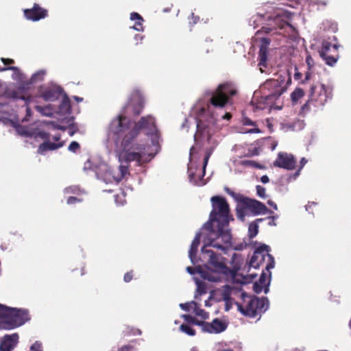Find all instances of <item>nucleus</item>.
Listing matches in <instances>:
<instances>
[{
  "label": "nucleus",
  "mask_w": 351,
  "mask_h": 351,
  "mask_svg": "<svg viewBox=\"0 0 351 351\" xmlns=\"http://www.w3.org/2000/svg\"><path fill=\"white\" fill-rule=\"evenodd\" d=\"M131 124V120L125 115H117L108 127V139L114 143V151L124 161H135L138 165H142L146 162L144 159L145 147L135 141L142 130H147L150 135L158 132L156 119L152 115H147L142 117L133 127Z\"/></svg>",
  "instance_id": "f257e3e1"
},
{
  "label": "nucleus",
  "mask_w": 351,
  "mask_h": 351,
  "mask_svg": "<svg viewBox=\"0 0 351 351\" xmlns=\"http://www.w3.org/2000/svg\"><path fill=\"white\" fill-rule=\"evenodd\" d=\"M213 209L210 213L209 221L214 226L217 223L216 230L212 232L217 235L218 239H221L223 243L230 244L232 240V236L228 226L230 219H233L230 215L229 205L223 197L213 196L211 197ZM213 229V227H212Z\"/></svg>",
  "instance_id": "f03ea898"
},
{
  "label": "nucleus",
  "mask_w": 351,
  "mask_h": 351,
  "mask_svg": "<svg viewBox=\"0 0 351 351\" xmlns=\"http://www.w3.org/2000/svg\"><path fill=\"white\" fill-rule=\"evenodd\" d=\"M291 82V78L290 76H288L286 80L285 77L282 75H280L276 79L266 80L261 86V91L263 95L257 101L254 99H252L251 104L256 110H264L267 107H272L274 101L287 90Z\"/></svg>",
  "instance_id": "7ed1b4c3"
},
{
  "label": "nucleus",
  "mask_w": 351,
  "mask_h": 351,
  "mask_svg": "<svg viewBox=\"0 0 351 351\" xmlns=\"http://www.w3.org/2000/svg\"><path fill=\"white\" fill-rule=\"evenodd\" d=\"M238 93L236 85L232 82L219 84L217 87L208 93L210 96L208 106L215 108L223 109L227 105H232V98Z\"/></svg>",
  "instance_id": "20e7f679"
},
{
  "label": "nucleus",
  "mask_w": 351,
  "mask_h": 351,
  "mask_svg": "<svg viewBox=\"0 0 351 351\" xmlns=\"http://www.w3.org/2000/svg\"><path fill=\"white\" fill-rule=\"evenodd\" d=\"M241 302H237L235 304L238 310L245 316L254 318L264 313L269 308L267 298H258L248 295L246 293L241 294Z\"/></svg>",
  "instance_id": "39448f33"
},
{
  "label": "nucleus",
  "mask_w": 351,
  "mask_h": 351,
  "mask_svg": "<svg viewBox=\"0 0 351 351\" xmlns=\"http://www.w3.org/2000/svg\"><path fill=\"white\" fill-rule=\"evenodd\" d=\"M230 244L231 243L226 244V245H230ZM225 245L226 243H223L221 239H218L217 235H216V238L210 239L209 243L205 244L202 247V252L203 254L208 256L209 268H213L223 274H228L229 269L225 263V258L221 254L215 252L212 250L208 249V247L210 246L221 251H226L227 247Z\"/></svg>",
  "instance_id": "423d86ee"
},
{
  "label": "nucleus",
  "mask_w": 351,
  "mask_h": 351,
  "mask_svg": "<svg viewBox=\"0 0 351 351\" xmlns=\"http://www.w3.org/2000/svg\"><path fill=\"white\" fill-rule=\"evenodd\" d=\"M332 97V89L323 84H312L310 87L308 99L301 107L300 113L306 114L311 110V106L317 108L322 107Z\"/></svg>",
  "instance_id": "0eeeda50"
},
{
  "label": "nucleus",
  "mask_w": 351,
  "mask_h": 351,
  "mask_svg": "<svg viewBox=\"0 0 351 351\" xmlns=\"http://www.w3.org/2000/svg\"><path fill=\"white\" fill-rule=\"evenodd\" d=\"M29 319L28 311L7 306V312L0 323V329L12 330L23 325Z\"/></svg>",
  "instance_id": "6e6552de"
},
{
  "label": "nucleus",
  "mask_w": 351,
  "mask_h": 351,
  "mask_svg": "<svg viewBox=\"0 0 351 351\" xmlns=\"http://www.w3.org/2000/svg\"><path fill=\"white\" fill-rule=\"evenodd\" d=\"M269 247L265 244H263L256 248L250 261V267L257 269L267 258V263L265 269L271 276L270 269L274 267L275 261L272 255L269 254Z\"/></svg>",
  "instance_id": "1a4fd4ad"
},
{
  "label": "nucleus",
  "mask_w": 351,
  "mask_h": 351,
  "mask_svg": "<svg viewBox=\"0 0 351 351\" xmlns=\"http://www.w3.org/2000/svg\"><path fill=\"white\" fill-rule=\"evenodd\" d=\"M240 204L241 208L237 210V215L239 217L243 218L245 215V210L251 211L253 215H258L260 214H266L267 213H272L262 202L251 199L247 197H242L240 199Z\"/></svg>",
  "instance_id": "9d476101"
},
{
  "label": "nucleus",
  "mask_w": 351,
  "mask_h": 351,
  "mask_svg": "<svg viewBox=\"0 0 351 351\" xmlns=\"http://www.w3.org/2000/svg\"><path fill=\"white\" fill-rule=\"evenodd\" d=\"M339 47L337 44L332 45L328 41H323L319 55L325 60L326 64L332 66L337 62L339 58Z\"/></svg>",
  "instance_id": "9b49d317"
},
{
  "label": "nucleus",
  "mask_w": 351,
  "mask_h": 351,
  "mask_svg": "<svg viewBox=\"0 0 351 351\" xmlns=\"http://www.w3.org/2000/svg\"><path fill=\"white\" fill-rule=\"evenodd\" d=\"M274 167L293 170L296 166V160L293 155L286 152H279L277 158L273 163Z\"/></svg>",
  "instance_id": "f8f14e48"
},
{
  "label": "nucleus",
  "mask_w": 351,
  "mask_h": 351,
  "mask_svg": "<svg viewBox=\"0 0 351 351\" xmlns=\"http://www.w3.org/2000/svg\"><path fill=\"white\" fill-rule=\"evenodd\" d=\"M3 95L7 99L24 100L27 106L31 101V96L27 95V87L25 84L19 86L16 90L7 88Z\"/></svg>",
  "instance_id": "ddd939ff"
},
{
  "label": "nucleus",
  "mask_w": 351,
  "mask_h": 351,
  "mask_svg": "<svg viewBox=\"0 0 351 351\" xmlns=\"http://www.w3.org/2000/svg\"><path fill=\"white\" fill-rule=\"evenodd\" d=\"M23 14L26 19L32 21H38L48 16V10L40 7L39 4L34 3L32 8L25 9Z\"/></svg>",
  "instance_id": "4468645a"
},
{
  "label": "nucleus",
  "mask_w": 351,
  "mask_h": 351,
  "mask_svg": "<svg viewBox=\"0 0 351 351\" xmlns=\"http://www.w3.org/2000/svg\"><path fill=\"white\" fill-rule=\"evenodd\" d=\"M261 46L258 52V65L261 66L260 70L261 72H263L262 69V66H267V56L269 53V46L270 45L271 40L268 38H263L261 40Z\"/></svg>",
  "instance_id": "2eb2a0df"
},
{
  "label": "nucleus",
  "mask_w": 351,
  "mask_h": 351,
  "mask_svg": "<svg viewBox=\"0 0 351 351\" xmlns=\"http://www.w3.org/2000/svg\"><path fill=\"white\" fill-rule=\"evenodd\" d=\"M228 324L218 318L214 319L211 322H206L204 332L218 334L226 330Z\"/></svg>",
  "instance_id": "dca6fc26"
},
{
  "label": "nucleus",
  "mask_w": 351,
  "mask_h": 351,
  "mask_svg": "<svg viewBox=\"0 0 351 351\" xmlns=\"http://www.w3.org/2000/svg\"><path fill=\"white\" fill-rule=\"evenodd\" d=\"M19 342V335L14 333L12 335H5L0 343V351H12Z\"/></svg>",
  "instance_id": "f3484780"
},
{
  "label": "nucleus",
  "mask_w": 351,
  "mask_h": 351,
  "mask_svg": "<svg viewBox=\"0 0 351 351\" xmlns=\"http://www.w3.org/2000/svg\"><path fill=\"white\" fill-rule=\"evenodd\" d=\"M199 273L204 280L215 282H220L222 279V275L223 274L216 269L209 267H208L206 270H200Z\"/></svg>",
  "instance_id": "a211bd4d"
},
{
  "label": "nucleus",
  "mask_w": 351,
  "mask_h": 351,
  "mask_svg": "<svg viewBox=\"0 0 351 351\" xmlns=\"http://www.w3.org/2000/svg\"><path fill=\"white\" fill-rule=\"evenodd\" d=\"M64 145V142L51 143L49 140L41 143L37 149V153L41 155L45 154L47 151L56 150L62 147Z\"/></svg>",
  "instance_id": "6ab92c4d"
},
{
  "label": "nucleus",
  "mask_w": 351,
  "mask_h": 351,
  "mask_svg": "<svg viewBox=\"0 0 351 351\" xmlns=\"http://www.w3.org/2000/svg\"><path fill=\"white\" fill-rule=\"evenodd\" d=\"M60 93L58 88H47L42 92L40 97L46 101H53L58 99Z\"/></svg>",
  "instance_id": "aec40b11"
},
{
  "label": "nucleus",
  "mask_w": 351,
  "mask_h": 351,
  "mask_svg": "<svg viewBox=\"0 0 351 351\" xmlns=\"http://www.w3.org/2000/svg\"><path fill=\"white\" fill-rule=\"evenodd\" d=\"M200 238H201V233L198 232L195 236L192 243L191 245V247L189 250V257L192 262H193V258H195L196 253L197 252V248L200 243Z\"/></svg>",
  "instance_id": "412c9836"
},
{
  "label": "nucleus",
  "mask_w": 351,
  "mask_h": 351,
  "mask_svg": "<svg viewBox=\"0 0 351 351\" xmlns=\"http://www.w3.org/2000/svg\"><path fill=\"white\" fill-rule=\"evenodd\" d=\"M64 193L65 194L75 195V197H81L82 195L86 194V191L78 186H70L66 187L64 189Z\"/></svg>",
  "instance_id": "4be33fe9"
},
{
  "label": "nucleus",
  "mask_w": 351,
  "mask_h": 351,
  "mask_svg": "<svg viewBox=\"0 0 351 351\" xmlns=\"http://www.w3.org/2000/svg\"><path fill=\"white\" fill-rule=\"evenodd\" d=\"M192 304L193 310L197 316L200 317L203 319H207L209 318V313L201 308L197 302L192 301Z\"/></svg>",
  "instance_id": "5701e85b"
},
{
  "label": "nucleus",
  "mask_w": 351,
  "mask_h": 351,
  "mask_svg": "<svg viewBox=\"0 0 351 351\" xmlns=\"http://www.w3.org/2000/svg\"><path fill=\"white\" fill-rule=\"evenodd\" d=\"M182 318L184 319V321H186V322H188L189 324L201 326L202 330L204 332L206 322L199 321L197 318H195V317H193L191 315H183Z\"/></svg>",
  "instance_id": "b1692460"
},
{
  "label": "nucleus",
  "mask_w": 351,
  "mask_h": 351,
  "mask_svg": "<svg viewBox=\"0 0 351 351\" xmlns=\"http://www.w3.org/2000/svg\"><path fill=\"white\" fill-rule=\"evenodd\" d=\"M304 96V91L301 88H296L291 94V99L293 104L297 103Z\"/></svg>",
  "instance_id": "393cba45"
},
{
  "label": "nucleus",
  "mask_w": 351,
  "mask_h": 351,
  "mask_svg": "<svg viewBox=\"0 0 351 351\" xmlns=\"http://www.w3.org/2000/svg\"><path fill=\"white\" fill-rule=\"evenodd\" d=\"M258 232V226L255 222H252L249 225L248 236L250 239L255 237Z\"/></svg>",
  "instance_id": "a878e982"
},
{
  "label": "nucleus",
  "mask_w": 351,
  "mask_h": 351,
  "mask_svg": "<svg viewBox=\"0 0 351 351\" xmlns=\"http://www.w3.org/2000/svg\"><path fill=\"white\" fill-rule=\"evenodd\" d=\"M241 165L244 167H251L259 169H263V166L254 160H244L241 161Z\"/></svg>",
  "instance_id": "bb28decb"
},
{
  "label": "nucleus",
  "mask_w": 351,
  "mask_h": 351,
  "mask_svg": "<svg viewBox=\"0 0 351 351\" xmlns=\"http://www.w3.org/2000/svg\"><path fill=\"white\" fill-rule=\"evenodd\" d=\"M253 290L256 293H260L263 290L267 293L269 291V287L267 285L255 282L253 285Z\"/></svg>",
  "instance_id": "cd10ccee"
},
{
  "label": "nucleus",
  "mask_w": 351,
  "mask_h": 351,
  "mask_svg": "<svg viewBox=\"0 0 351 351\" xmlns=\"http://www.w3.org/2000/svg\"><path fill=\"white\" fill-rule=\"evenodd\" d=\"M180 330L189 336L195 335V330L187 324H181Z\"/></svg>",
  "instance_id": "c85d7f7f"
},
{
  "label": "nucleus",
  "mask_w": 351,
  "mask_h": 351,
  "mask_svg": "<svg viewBox=\"0 0 351 351\" xmlns=\"http://www.w3.org/2000/svg\"><path fill=\"white\" fill-rule=\"evenodd\" d=\"M143 108H144L143 101L142 99H139L137 104L134 106V107H133V110H132L133 114L134 116L139 115L141 113Z\"/></svg>",
  "instance_id": "c756f323"
},
{
  "label": "nucleus",
  "mask_w": 351,
  "mask_h": 351,
  "mask_svg": "<svg viewBox=\"0 0 351 351\" xmlns=\"http://www.w3.org/2000/svg\"><path fill=\"white\" fill-rule=\"evenodd\" d=\"M213 152V148H209L206 150V154H205L204 158V164H203V169H202L203 173L202 175V176H204L205 174L206 167L208 164V160H209Z\"/></svg>",
  "instance_id": "7c9ffc66"
},
{
  "label": "nucleus",
  "mask_w": 351,
  "mask_h": 351,
  "mask_svg": "<svg viewBox=\"0 0 351 351\" xmlns=\"http://www.w3.org/2000/svg\"><path fill=\"white\" fill-rule=\"evenodd\" d=\"M44 75H45L44 71L36 72V73L32 75V77L29 80V82L28 83H27V85H29V84L36 82L38 79L40 80H42Z\"/></svg>",
  "instance_id": "2f4dec72"
},
{
  "label": "nucleus",
  "mask_w": 351,
  "mask_h": 351,
  "mask_svg": "<svg viewBox=\"0 0 351 351\" xmlns=\"http://www.w3.org/2000/svg\"><path fill=\"white\" fill-rule=\"evenodd\" d=\"M82 202L83 199L81 197L70 196L66 199V203L69 205L80 203Z\"/></svg>",
  "instance_id": "473e14b6"
},
{
  "label": "nucleus",
  "mask_w": 351,
  "mask_h": 351,
  "mask_svg": "<svg viewBox=\"0 0 351 351\" xmlns=\"http://www.w3.org/2000/svg\"><path fill=\"white\" fill-rule=\"evenodd\" d=\"M119 172L120 173L119 180H122L129 173L128 167L125 165H120L119 167Z\"/></svg>",
  "instance_id": "72a5a7b5"
},
{
  "label": "nucleus",
  "mask_w": 351,
  "mask_h": 351,
  "mask_svg": "<svg viewBox=\"0 0 351 351\" xmlns=\"http://www.w3.org/2000/svg\"><path fill=\"white\" fill-rule=\"evenodd\" d=\"M35 137H39L42 139L45 140V141H48L50 137V134L49 132L45 131H38L35 134Z\"/></svg>",
  "instance_id": "f704fd0d"
},
{
  "label": "nucleus",
  "mask_w": 351,
  "mask_h": 351,
  "mask_svg": "<svg viewBox=\"0 0 351 351\" xmlns=\"http://www.w3.org/2000/svg\"><path fill=\"white\" fill-rule=\"evenodd\" d=\"M256 193L257 195L261 197V198H266L267 195H266V193H265V189L261 186V185H257L256 187Z\"/></svg>",
  "instance_id": "c9c22d12"
},
{
  "label": "nucleus",
  "mask_w": 351,
  "mask_h": 351,
  "mask_svg": "<svg viewBox=\"0 0 351 351\" xmlns=\"http://www.w3.org/2000/svg\"><path fill=\"white\" fill-rule=\"evenodd\" d=\"M80 148V144L76 141H72L69 146V150L72 152H76Z\"/></svg>",
  "instance_id": "e433bc0d"
},
{
  "label": "nucleus",
  "mask_w": 351,
  "mask_h": 351,
  "mask_svg": "<svg viewBox=\"0 0 351 351\" xmlns=\"http://www.w3.org/2000/svg\"><path fill=\"white\" fill-rule=\"evenodd\" d=\"M29 351H43L41 343L36 341L31 346Z\"/></svg>",
  "instance_id": "4c0bfd02"
},
{
  "label": "nucleus",
  "mask_w": 351,
  "mask_h": 351,
  "mask_svg": "<svg viewBox=\"0 0 351 351\" xmlns=\"http://www.w3.org/2000/svg\"><path fill=\"white\" fill-rule=\"evenodd\" d=\"M133 277H134V271L131 270L124 274L123 280L125 282H129L133 279Z\"/></svg>",
  "instance_id": "58836bf2"
},
{
  "label": "nucleus",
  "mask_w": 351,
  "mask_h": 351,
  "mask_svg": "<svg viewBox=\"0 0 351 351\" xmlns=\"http://www.w3.org/2000/svg\"><path fill=\"white\" fill-rule=\"evenodd\" d=\"M180 307L184 311H189L191 309H193L192 301L190 302L180 304Z\"/></svg>",
  "instance_id": "ea45409f"
},
{
  "label": "nucleus",
  "mask_w": 351,
  "mask_h": 351,
  "mask_svg": "<svg viewBox=\"0 0 351 351\" xmlns=\"http://www.w3.org/2000/svg\"><path fill=\"white\" fill-rule=\"evenodd\" d=\"M7 312V306L0 304V323L3 322L4 315Z\"/></svg>",
  "instance_id": "a19ab883"
},
{
  "label": "nucleus",
  "mask_w": 351,
  "mask_h": 351,
  "mask_svg": "<svg viewBox=\"0 0 351 351\" xmlns=\"http://www.w3.org/2000/svg\"><path fill=\"white\" fill-rule=\"evenodd\" d=\"M130 19L132 21H143V17L137 12H132L130 14Z\"/></svg>",
  "instance_id": "79ce46f5"
},
{
  "label": "nucleus",
  "mask_w": 351,
  "mask_h": 351,
  "mask_svg": "<svg viewBox=\"0 0 351 351\" xmlns=\"http://www.w3.org/2000/svg\"><path fill=\"white\" fill-rule=\"evenodd\" d=\"M256 282L261 284V285H265L267 286L269 285V282L268 283L266 282V274L264 271L262 272L258 281Z\"/></svg>",
  "instance_id": "37998d69"
},
{
  "label": "nucleus",
  "mask_w": 351,
  "mask_h": 351,
  "mask_svg": "<svg viewBox=\"0 0 351 351\" xmlns=\"http://www.w3.org/2000/svg\"><path fill=\"white\" fill-rule=\"evenodd\" d=\"M143 21H137L135 23V25L132 27L134 29L137 31H143Z\"/></svg>",
  "instance_id": "c03bdc74"
},
{
  "label": "nucleus",
  "mask_w": 351,
  "mask_h": 351,
  "mask_svg": "<svg viewBox=\"0 0 351 351\" xmlns=\"http://www.w3.org/2000/svg\"><path fill=\"white\" fill-rule=\"evenodd\" d=\"M199 21V17L198 16L195 15L194 13H191L190 24L195 25L198 23Z\"/></svg>",
  "instance_id": "a18cd8bd"
},
{
  "label": "nucleus",
  "mask_w": 351,
  "mask_h": 351,
  "mask_svg": "<svg viewBox=\"0 0 351 351\" xmlns=\"http://www.w3.org/2000/svg\"><path fill=\"white\" fill-rule=\"evenodd\" d=\"M306 63L308 65V69H311L313 67L314 64V60L311 56H308L306 57Z\"/></svg>",
  "instance_id": "49530a36"
},
{
  "label": "nucleus",
  "mask_w": 351,
  "mask_h": 351,
  "mask_svg": "<svg viewBox=\"0 0 351 351\" xmlns=\"http://www.w3.org/2000/svg\"><path fill=\"white\" fill-rule=\"evenodd\" d=\"M243 125H245L256 126V122L252 121L251 119H250L248 118H245L243 119Z\"/></svg>",
  "instance_id": "de8ad7c7"
},
{
  "label": "nucleus",
  "mask_w": 351,
  "mask_h": 351,
  "mask_svg": "<svg viewBox=\"0 0 351 351\" xmlns=\"http://www.w3.org/2000/svg\"><path fill=\"white\" fill-rule=\"evenodd\" d=\"M1 60L2 61V62L7 65V64H14V61L13 59H10V58H1Z\"/></svg>",
  "instance_id": "09e8293b"
},
{
  "label": "nucleus",
  "mask_w": 351,
  "mask_h": 351,
  "mask_svg": "<svg viewBox=\"0 0 351 351\" xmlns=\"http://www.w3.org/2000/svg\"><path fill=\"white\" fill-rule=\"evenodd\" d=\"M306 162H307V160L305 158H302L300 160V167L298 169V171L295 173V176L299 175L300 169L306 165Z\"/></svg>",
  "instance_id": "8fccbe9b"
},
{
  "label": "nucleus",
  "mask_w": 351,
  "mask_h": 351,
  "mask_svg": "<svg viewBox=\"0 0 351 351\" xmlns=\"http://www.w3.org/2000/svg\"><path fill=\"white\" fill-rule=\"evenodd\" d=\"M311 73L310 72H306L305 73V78L301 81V84H304L307 81L311 79Z\"/></svg>",
  "instance_id": "3c124183"
},
{
  "label": "nucleus",
  "mask_w": 351,
  "mask_h": 351,
  "mask_svg": "<svg viewBox=\"0 0 351 351\" xmlns=\"http://www.w3.org/2000/svg\"><path fill=\"white\" fill-rule=\"evenodd\" d=\"M18 68L16 67V66H8V67H1L0 66V72H2V71H7V70H12V71H16L17 70Z\"/></svg>",
  "instance_id": "603ef678"
},
{
  "label": "nucleus",
  "mask_w": 351,
  "mask_h": 351,
  "mask_svg": "<svg viewBox=\"0 0 351 351\" xmlns=\"http://www.w3.org/2000/svg\"><path fill=\"white\" fill-rule=\"evenodd\" d=\"M53 128H56V129H58V130H63L64 131L66 130V127L64 126H62V125H58V124H55L54 122H51V123Z\"/></svg>",
  "instance_id": "864d4df0"
},
{
  "label": "nucleus",
  "mask_w": 351,
  "mask_h": 351,
  "mask_svg": "<svg viewBox=\"0 0 351 351\" xmlns=\"http://www.w3.org/2000/svg\"><path fill=\"white\" fill-rule=\"evenodd\" d=\"M261 181L263 183V184H266L267 182H269V177L266 175H264L261 178Z\"/></svg>",
  "instance_id": "5fc2aeb1"
},
{
  "label": "nucleus",
  "mask_w": 351,
  "mask_h": 351,
  "mask_svg": "<svg viewBox=\"0 0 351 351\" xmlns=\"http://www.w3.org/2000/svg\"><path fill=\"white\" fill-rule=\"evenodd\" d=\"M225 191L228 194H229L232 197H235L236 193L234 191H232L230 189L226 187Z\"/></svg>",
  "instance_id": "6e6d98bb"
},
{
  "label": "nucleus",
  "mask_w": 351,
  "mask_h": 351,
  "mask_svg": "<svg viewBox=\"0 0 351 351\" xmlns=\"http://www.w3.org/2000/svg\"><path fill=\"white\" fill-rule=\"evenodd\" d=\"M267 204H268L270 206H271L274 209H275V210H277V209H278L277 204H276L275 202H274L273 201H271V200H268Z\"/></svg>",
  "instance_id": "4d7b16f0"
},
{
  "label": "nucleus",
  "mask_w": 351,
  "mask_h": 351,
  "mask_svg": "<svg viewBox=\"0 0 351 351\" xmlns=\"http://www.w3.org/2000/svg\"><path fill=\"white\" fill-rule=\"evenodd\" d=\"M271 30V28L267 27H263L260 31H258L257 33L258 34L260 32H264L265 33H269Z\"/></svg>",
  "instance_id": "13d9d810"
},
{
  "label": "nucleus",
  "mask_w": 351,
  "mask_h": 351,
  "mask_svg": "<svg viewBox=\"0 0 351 351\" xmlns=\"http://www.w3.org/2000/svg\"><path fill=\"white\" fill-rule=\"evenodd\" d=\"M232 118V114L230 112H226L223 117V119L230 120Z\"/></svg>",
  "instance_id": "bf43d9fd"
},
{
  "label": "nucleus",
  "mask_w": 351,
  "mask_h": 351,
  "mask_svg": "<svg viewBox=\"0 0 351 351\" xmlns=\"http://www.w3.org/2000/svg\"><path fill=\"white\" fill-rule=\"evenodd\" d=\"M186 271L190 274H194L195 273V270L193 267H186Z\"/></svg>",
  "instance_id": "052dcab7"
},
{
  "label": "nucleus",
  "mask_w": 351,
  "mask_h": 351,
  "mask_svg": "<svg viewBox=\"0 0 351 351\" xmlns=\"http://www.w3.org/2000/svg\"><path fill=\"white\" fill-rule=\"evenodd\" d=\"M62 106H69V99L67 97H66L65 99H63L62 102Z\"/></svg>",
  "instance_id": "680f3d73"
},
{
  "label": "nucleus",
  "mask_w": 351,
  "mask_h": 351,
  "mask_svg": "<svg viewBox=\"0 0 351 351\" xmlns=\"http://www.w3.org/2000/svg\"><path fill=\"white\" fill-rule=\"evenodd\" d=\"M248 132H250V133H260L261 130H260V129L256 128H253V129L250 130L248 131Z\"/></svg>",
  "instance_id": "e2e57ef3"
},
{
  "label": "nucleus",
  "mask_w": 351,
  "mask_h": 351,
  "mask_svg": "<svg viewBox=\"0 0 351 351\" xmlns=\"http://www.w3.org/2000/svg\"><path fill=\"white\" fill-rule=\"evenodd\" d=\"M201 121L199 120L197 121V133H199L201 131Z\"/></svg>",
  "instance_id": "0e129e2a"
},
{
  "label": "nucleus",
  "mask_w": 351,
  "mask_h": 351,
  "mask_svg": "<svg viewBox=\"0 0 351 351\" xmlns=\"http://www.w3.org/2000/svg\"><path fill=\"white\" fill-rule=\"evenodd\" d=\"M294 77L295 80H300L302 77V73H295L294 75Z\"/></svg>",
  "instance_id": "69168bd1"
},
{
  "label": "nucleus",
  "mask_w": 351,
  "mask_h": 351,
  "mask_svg": "<svg viewBox=\"0 0 351 351\" xmlns=\"http://www.w3.org/2000/svg\"><path fill=\"white\" fill-rule=\"evenodd\" d=\"M289 25L287 22L282 21L278 25L280 29L284 28L285 25Z\"/></svg>",
  "instance_id": "338daca9"
},
{
  "label": "nucleus",
  "mask_w": 351,
  "mask_h": 351,
  "mask_svg": "<svg viewBox=\"0 0 351 351\" xmlns=\"http://www.w3.org/2000/svg\"><path fill=\"white\" fill-rule=\"evenodd\" d=\"M189 176L191 180H192L195 176V173L193 171H191V169H189Z\"/></svg>",
  "instance_id": "774afa93"
}]
</instances>
